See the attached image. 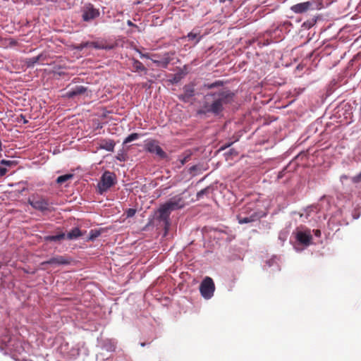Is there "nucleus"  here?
<instances>
[{
  "label": "nucleus",
  "instance_id": "f257e3e1",
  "mask_svg": "<svg viewBox=\"0 0 361 361\" xmlns=\"http://www.w3.org/2000/svg\"><path fill=\"white\" fill-rule=\"evenodd\" d=\"M214 101L211 105L206 104L204 108L207 112L214 114H219L224 109V105L233 101V93L228 90L221 91L217 94H212Z\"/></svg>",
  "mask_w": 361,
  "mask_h": 361
},
{
  "label": "nucleus",
  "instance_id": "f03ea898",
  "mask_svg": "<svg viewBox=\"0 0 361 361\" xmlns=\"http://www.w3.org/2000/svg\"><path fill=\"white\" fill-rule=\"evenodd\" d=\"M171 212H172L164 203L160 204L154 214V219L159 223V226L163 227L165 236L167 235L171 224L170 219Z\"/></svg>",
  "mask_w": 361,
  "mask_h": 361
},
{
  "label": "nucleus",
  "instance_id": "7ed1b4c3",
  "mask_svg": "<svg viewBox=\"0 0 361 361\" xmlns=\"http://www.w3.org/2000/svg\"><path fill=\"white\" fill-rule=\"evenodd\" d=\"M164 204L171 212H173L184 208L188 202L186 195L183 192L171 197Z\"/></svg>",
  "mask_w": 361,
  "mask_h": 361
},
{
  "label": "nucleus",
  "instance_id": "20e7f679",
  "mask_svg": "<svg viewBox=\"0 0 361 361\" xmlns=\"http://www.w3.org/2000/svg\"><path fill=\"white\" fill-rule=\"evenodd\" d=\"M215 290L214 283L212 278L205 277L200 286V291L202 296L205 299L211 298Z\"/></svg>",
  "mask_w": 361,
  "mask_h": 361
},
{
  "label": "nucleus",
  "instance_id": "39448f33",
  "mask_svg": "<svg viewBox=\"0 0 361 361\" xmlns=\"http://www.w3.org/2000/svg\"><path fill=\"white\" fill-rule=\"evenodd\" d=\"M70 263H71V259L69 257H66V256L59 255V256L53 257L47 261L42 262L40 264V266L42 267V269L44 270L47 269L46 265H47V264L59 266V265L69 264Z\"/></svg>",
  "mask_w": 361,
  "mask_h": 361
},
{
  "label": "nucleus",
  "instance_id": "423d86ee",
  "mask_svg": "<svg viewBox=\"0 0 361 361\" xmlns=\"http://www.w3.org/2000/svg\"><path fill=\"white\" fill-rule=\"evenodd\" d=\"M30 205L39 211L44 212L48 210L49 203L48 202L40 197H32V198H29L28 200Z\"/></svg>",
  "mask_w": 361,
  "mask_h": 361
},
{
  "label": "nucleus",
  "instance_id": "0eeeda50",
  "mask_svg": "<svg viewBox=\"0 0 361 361\" xmlns=\"http://www.w3.org/2000/svg\"><path fill=\"white\" fill-rule=\"evenodd\" d=\"M145 149L150 153H155L161 158H166V154L163 151L161 147L155 140H150L145 145Z\"/></svg>",
  "mask_w": 361,
  "mask_h": 361
},
{
  "label": "nucleus",
  "instance_id": "6e6552de",
  "mask_svg": "<svg viewBox=\"0 0 361 361\" xmlns=\"http://www.w3.org/2000/svg\"><path fill=\"white\" fill-rule=\"evenodd\" d=\"M312 6V2L306 1L292 6L290 10L295 13H303L310 10Z\"/></svg>",
  "mask_w": 361,
  "mask_h": 361
},
{
  "label": "nucleus",
  "instance_id": "1a4fd4ad",
  "mask_svg": "<svg viewBox=\"0 0 361 361\" xmlns=\"http://www.w3.org/2000/svg\"><path fill=\"white\" fill-rule=\"evenodd\" d=\"M99 14V11L90 4L85 7L83 11L82 18L85 21H89L97 17Z\"/></svg>",
  "mask_w": 361,
  "mask_h": 361
},
{
  "label": "nucleus",
  "instance_id": "9d476101",
  "mask_svg": "<svg viewBox=\"0 0 361 361\" xmlns=\"http://www.w3.org/2000/svg\"><path fill=\"white\" fill-rule=\"evenodd\" d=\"M296 239L300 243L307 246L310 244L312 237L310 231H298Z\"/></svg>",
  "mask_w": 361,
  "mask_h": 361
},
{
  "label": "nucleus",
  "instance_id": "9b49d317",
  "mask_svg": "<svg viewBox=\"0 0 361 361\" xmlns=\"http://www.w3.org/2000/svg\"><path fill=\"white\" fill-rule=\"evenodd\" d=\"M87 88L84 86H76L71 90L68 91L66 94V96L68 98H73L75 96L85 94L87 92Z\"/></svg>",
  "mask_w": 361,
  "mask_h": 361
},
{
  "label": "nucleus",
  "instance_id": "f8f14e48",
  "mask_svg": "<svg viewBox=\"0 0 361 361\" xmlns=\"http://www.w3.org/2000/svg\"><path fill=\"white\" fill-rule=\"evenodd\" d=\"M151 60L156 64H157L159 66H161L162 68H166L168 64L170 63L171 60V54L167 52L165 53L164 56L160 59H151Z\"/></svg>",
  "mask_w": 361,
  "mask_h": 361
},
{
  "label": "nucleus",
  "instance_id": "ddd939ff",
  "mask_svg": "<svg viewBox=\"0 0 361 361\" xmlns=\"http://www.w3.org/2000/svg\"><path fill=\"white\" fill-rule=\"evenodd\" d=\"M115 183L116 182H98L97 185V192L100 195H103L105 192L114 186Z\"/></svg>",
  "mask_w": 361,
  "mask_h": 361
},
{
  "label": "nucleus",
  "instance_id": "4468645a",
  "mask_svg": "<svg viewBox=\"0 0 361 361\" xmlns=\"http://www.w3.org/2000/svg\"><path fill=\"white\" fill-rule=\"evenodd\" d=\"M115 147V142L110 139L102 140L99 143V148L108 152H113Z\"/></svg>",
  "mask_w": 361,
  "mask_h": 361
},
{
  "label": "nucleus",
  "instance_id": "2eb2a0df",
  "mask_svg": "<svg viewBox=\"0 0 361 361\" xmlns=\"http://www.w3.org/2000/svg\"><path fill=\"white\" fill-rule=\"evenodd\" d=\"M245 210H247L246 208L243 209L241 213L237 216L238 223L240 224L250 223L255 220V217H256L255 214H252L250 216H245V217L242 216V213H245Z\"/></svg>",
  "mask_w": 361,
  "mask_h": 361
},
{
  "label": "nucleus",
  "instance_id": "dca6fc26",
  "mask_svg": "<svg viewBox=\"0 0 361 361\" xmlns=\"http://www.w3.org/2000/svg\"><path fill=\"white\" fill-rule=\"evenodd\" d=\"M82 235V233L78 228H74L68 233L66 238L69 240L75 239Z\"/></svg>",
  "mask_w": 361,
  "mask_h": 361
},
{
  "label": "nucleus",
  "instance_id": "f3484780",
  "mask_svg": "<svg viewBox=\"0 0 361 361\" xmlns=\"http://www.w3.org/2000/svg\"><path fill=\"white\" fill-rule=\"evenodd\" d=\"M66 237V235L64 233H61L57 235H49L47 237V240L50 241H59L61 240L64 239Z\"/></svg>",
  "mask_w": 361,
  "mask_h": 361
},
{
  "label": "nucleus",
  "instance_id": "a211bd4d",
  "mask_svg": "<svg viewBox=\"0 0 361 361\" xmlns=\"http://www.w3.org/2000/svg\"><path fill=\"white\" fill-rule=\"evenodd\" d=\"M72 178H78V177L73 173H68L65 175L59 176L56 180H68Z\"/></svg>",
  "mask_w": 361,
  "mask_h": 361
},
{
  "label": "nucleus",
  "instance_id": "6ab92c4d",
  "mask_svg": "<svg viewBox=\"0 0 361 361\" xmlns=\"http://www.w3.org/2000/svg\"><path fill=\"white\" fill-rule=\"evenodd\" d=\"M139 137V135L137 133H132L129 135L124 140V143L130 142L135 140H137Z\"/></svg>",
  "mask_w": 361,
  "mask_h": 361
},
{
  "label": "nucleus",
  "instance_id": "aec40b11",
  "mask_svg": "<svg viewBox=\"0 0 361 361\" xmlns=\"http://www.w3.org/2000/svg\"><path fill=\"white\" fill-rule=\"evenodd\" d=\"M201 171V167L200 166H193L189 169V172L192 176H195Z\"/></svg>",
  "mask_w": 361,
  "mask_h": 361
},
{
  "label": "nucleus",
  "instance_id": "412c9836",
  "mask_svg": "<svg viewBox=\"0 0 361 361\" xmlns=\"http://www.w3.org/2000/svg\"><path fill=\"white\" fill-rule=\"evenodd\" d=\"M87 46L92 47H94L96 49H105L106 48V47H104L103 46L99 45L97 42H87V43L85 44L82 46V47H87Z\"/></svg>",
  "mask_w": 361,
  "mask_h": 361
},
{
  "label": "nucleus",
  "instance_id": "4be33fe9",
  "mask_svg": "<svg viewBox=\"0 0 361 361\" xmlns=\"http://www.w3.org/2000/svg\"><path fill=\"white\" fill-rule=\"evenodd\" d=\"M101 180H114L113 174L110 172H105L103 174Z\"/></svg>",
  "mask_w": 361,
  "mask_h": 361
},
{
  "label": "nucleus",
  "instance_id": "5701e85b",
  "mask_svg": "<svg viewBox=\"0 0 361 361\" xmlns=\"http://www.w3.org/2000/svg\"><path fill=\"white\" fill-rule=\"evenodd\" d=\"M210 191V188L209 187L204 188V189H202L200 191H199L197 193V199H200L202 197V196L204 195V194H208Z\"/></svg>",
  "mask_w": 361,
  "mask_h": 361
},
{
  "label": "nucleus",
  "instance_id": "b1692460",
  "mask_svg": "<svg viewBox=\"0 0 361 361\" xmlns=\"http://www.w3.org/2000/svg\"><path fill=\"white\" fill-rule=\"evenodd\" d=\"M190 158V154H188L186 155H184L183 157H179V161L180 162V165H184Z\"/></svg>",
  "mask_w": 361,
  "mask_h": 361
},
{
  "label": "nucleus",
  "instance_id": "393cba45",
  "mask_svg": "<svg viewBox=\"0 0 361 361\" xmlns=\"http://www.w3.org/2000/svg\"><path fill=\"white\" fill-rule=\"evenodd\" d=\"M134 68H136L137 70H140V71H145V66L139 61H135L134 62Z\"/></svg>",
  "mask_w": 361,
  "mask_h": 361
},
{
  "label": "nucleus",
  "instance_id": "a878e982",
  "mask_svg": "<svg viewBox=\"0 0 361 361\" xmlns=\"http://www.w3.org/2000/svg\"><path fill=\"white\" fill-rule=\"evenodd\" d=\"M100 235V233L97 231H90V235L89 237L90 240H94L96 238H97Z\"/></svg>",
  "mask_w": 361,
  "mask_h": 361
},
{
  "label": "nucleus",
  "instance_id": "bb28decb",
  "mask_svg": "<svg viewBox=\"0 0 361 361\" xmlns=\"http://www.w3.org/2000/svg\"><path fill=\"white\" fill-rule=\"evenodd\" d=\"M185 94L188 97H192L194 94V90L192 88L185 87Z\"/></svg>",
  "mask_w": 361,
  "mask_h": 361
},
{
  "label": "nucleus",
  "instance_id": "cd10ccee",
  "mask_svg": "<svg viewBox=\"0 0 361 361\" xmlns=\"http://www.w3.org/2000/svg\"><path fill=\"white\" fill-rule=\"evenodd\" d=\"M135 213H136V209L130 208V209H127V211H126V216H127V217H132L135 214Z\"/></svg>",
  "mask_w": 361,
  "mask_h": 361
},
{
  "label": "nucleus",
  "instance_id": "c85d7f7f",
  "mask_svg": "<svg viewBox=\"0 0 361 361\" xmlns=\"http://www.w3.org/2000/svg\"><path fill=\"white\" fill-rule=\"evenodd\" d=\"M222 85V82L221 81H216L215 82H213L212 84H209L207 85V88L209 89H212V88H214L215 87H217V86H219V85Z\"/></svg>",
  "mask_w": 361,
  "mask_h": 361
},
{
  "label": "nucleus",
  "instance_id": "c756f323",
  "mask_svg": "<svg viewBox=\"0 0 361 361\" xmlns=\"http://www.w3.org/2000/svg\"><path fill=\"white\" fill-rule=\"evenodd\" d=\"M1 163L2 164H4V165L8 166H12V165L15 164V161H11V160H4V159L1 160Z\"/></svg>",
  "mask_w": 361,
  "mask_h": 361
},
{
  "label": "nucleus",
  "instance_id": "7c9ffc66",
  "mask_svg": "<svg viewBox=\"0 0 361 361\" xmlns=\"http://www.w3.org/2000/svg\"><path fill=\"white\" fill-rule=\"evenodd\" d=\"M188 37L189 38V39L190 40H193L197 38V34L195 33H193V32H190L188 35Z\"/></svg>",
  "mask_w": 361,
  "mask_h": 361
},
{
  "label": "nucleus",
  "instance_id": "2f4dec72",
  "mask_svg": "<svg viewBox=\"0 0 361 361\" xmlns=\"http://www.w3.org/2000/svg\"><path fill=\"white\" fill-rule=\"evenodd\" d=\"M7 170L6 168H0V177L4 176L6 173Z\"/></svg>",
  "mask_w": 361,
  "mask_h": 361
},
{
  "label": "nucleus",
  "instance_id": "473e14b6",
  "mask_svg": "<svg viewBox=\"0 0 361 361\" xmlns=\"http://www.w3.org/2000/svg\"><path fill=\"white\" fill-rule=\"evenodd\" d=\"M117 159H118V160H120V161H125V157H124V156H123V155H121V156H120V155H118V156L117 157Z\"/></svg>",
  "mask_w": 361,
  "mask_h": 361
},
{
  "label": "nucleus",
  "instance_id": "72a5a7b5",
  "mask_svg": "<svg viewBox=\"0 0 361 361\" xmlns=\"http://www.w3.org/2000/svg\"><path fill=\"white\" fill-rule=\"evenodd\" d=\"M314 234H315V235H317V236H320V235H321V232H320V231H319V230H316V231H314Z\"/></svg>",
  "mask_w": 361,
  "mask_h": 361
},
{
  "label": "nucleus",
  "instance_id": "f704fd0d",
  "mask_svg": "<svg viewBox=\"0 0 361 361\" xmlns=\"http://www.w3.org/2000/svg\"><path fill=\"white\" fill-rule=\"evenodd\" d=\"M143 57H146L147 59H149V56L147 54H144L142 55Z\"/></svg>",
  "mask_w": 361,
  "mask_h": 361
},
{
  "label": "nucleus",
  "instance_id": "c9c22d12",
  "mask_svg": "<svg viewBox=\"0 0 361 361\" xmlns=\"http://www.w3.org/2000/svg\"><path fill=\"white\" fill-rule=\"evenodd\" d=\"M283 178V176L281 175V173H279L278 176V178Z\"/></svg>",
  "mask_w": 361,
  "mask_h": 361
},
{
  "label": "nucleus",
  "instance_id": "e433bc0d",
  "mask_svg": "<svg viewBox=\"0 0 361 361\" xmlns=\"http://www.w3.org/2000/svg\"><path fill=\"white\" fill-rule=\"evenodd\" d=\"M141 346L144 347L145 345V343H141Z\"/></svg>",
  "mask_w": 361,
  "mask_h": 361
},
{
  "label": "nucleus",
  "instance_id": "4c0bfd02",
  "mask_svg": "<svg viewBox=\"0 0 361 361\" xmlns=\"http://www.w3.org/2000/svg\"><path fill=\"white\" fill-rule=\"evenodd\" d=\"M358 178H360V179L361 178V173H360Z\"/></svg>",
  "mask_w": 361,
  "mask_h": 361
},
{
  "label": "nucleus",
  "instance_id": "58836bf2",
  "mask_svg": "<svg viewBox=\"0 0 361 361\" xmlns=\"http://www.w3.org/2000/svg\"><path fill=\"white\" fill-rule=\"evenodd\" d=\"M358 178H360V179L361 178V173H360Z\"/></svg>",
  "mask_w": 361,
  "mask_h": 361
}]
</instances>
